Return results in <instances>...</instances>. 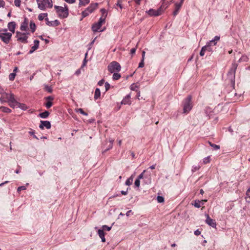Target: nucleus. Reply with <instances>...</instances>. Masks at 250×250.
<instances>
[{"mask_svg": "<svg viewBox=\"0 0 250 250\" xmlns=\"http://www.w3.org/2000/svg\"><path fill=\"white\" fill-rule=\"evenodd\" d=\"M182 5L181 4V3H176L175 4V9H174V11L173 12V15L174 16H175L176 15H177V14H178L180 9L181 8Z\"/></svg>", "mask_w": 250, "mask_h": 250, "instance_id": "f3484780", "label": "nucleus"}, {"mask_svg": "<svg viewBox=\"0 0 250 250\" xmlns=\"http://www.w3.org/2000/svg\"><path fill=\"white\" fill-rule=\"evenodd\" d=\"M121 77V75L118 73H114L113 75V79L114 80H117Z\"/></svg>", "mask_w": 250, "mask_h": 250, "instance_id": "2f4dec72", "label": "nucleus"}, {"mask_svg": "<svg viewBox=\"0 0 250 250\" xmlns=\"http://www.w3.org/2000/svg\"><path fill=\"white\" fill-rule=\"evenodd\" d=\"M201 201H195L194 204V206L197 208H199L201 206Z\"/></svg>", "mask_w": 250, "mask_h": 250, "instance_id": "c9c22d12", "label": "nucleus"}, {"mask_svg": "<svg viewBox=\"0 0 250 250\" xmlns=\"http://www.w3.org/2000/svg\"><path fill=\"white\" fill-rule=\"evenodd\" d=\"M54 8L60 18L64 19L68 17L69 14L68 8L65 4H64L63 7L55 5Z\"/></svg>", "mask_w": 250, "mask_h": 250, "instance_id": "f257e3e1", "label": "nucleus"}, {"mask_svg": "<svg viewBox=\"0 0 250 250\" xmlns=\"http://www.w3.org/2000/svg\"><path fill=\"white\" fill-rule=\"evenodd\" d=\"M45 20L47 21L46 24L49 26H53V25H58L60 23L58 20H55L54 21H48V19L46 18Z\"/></svg>", "mask_w": 250, "mask_h": 250, "instance_id": "412c9836", "label": "nucleus"}, {"mask_svg": "<svg viewBox=\"0 0 250 250\" xmlns=\"http://www.w3.org/2000/svg\"><path fill=\"white\" fill-rule=\"evenodd\" d=\"M135 51H136V48H132L130 50V53L131 54H133L135 53Z\"/></svg>", "mask_w": 250, "mask_h": 250, "instance_id": "e2e57ef3", "label": "nucleus"}, {"mask_svg": "<svg viewBox=\"0 0 250 250\" xmlns=\"http://www.w3.org/2000/svg\"><path fill=\"white\" fill-rule=\"evenodd\" d=\"M145 51H143L142 52V60H145Z\"/></svg>", "mask_w": 250, "mask_h": 250, "instance_id": "0e129e2a", "label": "nucleus"}, {"mask_svg": "<svg viewBox=\"0 0 250 250\" xmlns=\"http://www.w3.org/2000/svg\"><path fill=\"white\" fill-rule=\"evenodd\" d=\"M28 20L25 18L23 22H22L20 29L21 31H26L28 27Z\"/></svg>", "mask_w": 250, "mask_h": 250, "instance_id": "2eb2a0df", "label": "nucleus"}, {"mask_svg": "<svg viewBox=\"0 0 250 250\" xmlns=\"http://www.w3.org/2000/svg\"><path fill=\"white\" fill-rule=\"evenodd\" d=\"M15 26L16 24L15 22L14 21L10 22L8 24V28L9 31L12 32V33H14L15 32Z\"/></svg>", "mask_w": 250, "mask_h": 250, "instance_id": "aec40b11", "label": "nucleus"}, {"mask_svg": "<svg viewBox=\"0 0 250 250\" xmlns=\"http://www.w3.org/2000/svg\"><path fill=\"white\" fill-rule=\"evenodd\" d=\"M147 13L148 14L151 16H158L161 14V10L160 9H159L157 10H155L153 9H150L149 10Z\"/></svg>", "mask_w": 250, "mask_h": 250, "instance_id": "9b49d317", "label": "nucleus"}, {"mask_svg": "<svg viewBox=\"0 0 250 250\" xmlns=\"http://www.w3.org/2000/svg\"><path fill=\"white\" fill-rule=\"evenodd\" d=\"M0 109H1L2 111L6 113H10L11 111V110L10 109L4 106L0 107Z\"/></svg>", "mask_w": 250, "mask_h": 250, "instance_id": "c85d7f7f", "label": "nucleus"}, {"mask_svg": "<svg viewBox=\"0 0 250 250\" xmlns=\"http://www.w3.org/2000/svg\"><path fill=\"white\" fill-rule=\"evenodd\" d=\"M208 47H203L201 49V50L200 52V55L201 56H203L205 55V52L206 51V49Z\"/></svg>", "mask_w": 250, "mask_h": 250, "instance_id": "e433bc0d", "label": "nucleus"}, {"mask_svg": "<svg viewBox=\"0 0 250 250\" xmlns=\"http://www.w3.org/2000/svg\"><path fill=\"white\" fill-rule=\"evenodd\" d=\"M28 33H21L19 31H17L16 37L17 40L20 42L25 43L27 42Z\"/></svg>", "mask_w": 250, "mask_h": 250, "instance_id": "39448f33", "label": "nucleus"}, {"mask_svg": "<svg viewBox=\"0 0 250 250\" xmlns=\"http://www.w3.org/2000/svg\"><path fill=\"white\" fill-rule=\"evenodd\" d=\"M34 45L31 48V49L29 51V53L31 54L33 53L36 50H37L39 48V41L35 40L34 41Z\"/></svg>", "mask_w": 250, "mask_h": 250, "instance_id": "dca6fc26", "label": "nucleus"}, {"mask_svg": "<svg viewBox=\"0 0 250 250\" xmlns=\"http://www.w3.org/2000/svg\"><path fill=\"white\" fill-rule=\"evenodd\" d=\"M30 27L31 28L32 32L34 33L35 31L36 27L35 23L33 21H31L30 23Z\"/></svg>", "mask_w": 250, "mask_h": 250, "instance_id": "a878e982", "label": "nucleus"}, {"mask_svg": "<svg viewBox=\"0 0 250 250\" xmlns=\"http://www.w3.org/2000/svg\"><path fill=\"white\" fill-rule=\"evenodd\" d=\"M38 8L42 10H44L46 9L45 5V0H36Z\"/></svg>", "mask_w": 250, "mask_h": 250, "instance_id": "ddd939ff", "label": "nucleus"}, {"mask_svg": "<svg viewBox=\"0 0 250 250\" xmlns=\"http://www.w3.org/2000/svg\"><path fill=\"white\" fill-rule=\"evenodd\" d=\"M5 5V2L3 0H0V7H3Z\"/></svg>", "mask_w": 250, "mask_h": 250, "instance_id": "4d7b16f0", "label": "nucleus"}, {"mask_svg": "<svg viewBox=\"0 0 250 250\" xmlns=\"http://www.w3.org/2000/svg\"><path fill=\"white\" fill-rule=\"evenodd\" d=\"M200 234H201V231H199L198 229H197L196 230H195L194 231V234L195 235L198 236V235H199Z\"/></svg>", "mask_w": 250, "mask_h": 250, "instance_id": "bf43d9fd", "label": "nucleus"}, {"mask_svg": "<svg viewBox=\"0 0 250 250\" xmlns=\"http://www.w3.org/2000/svg\"><path fill=\"white\" fill-rule=\"evenodd\" d=\"M205 215L206 217V223L212 228H216V224L215 220L210 218L208 214H206Z\"/></svg>", "mask_w": 250, "mask_h": 250, "instance_id": "9d476101", "label": "nucleus"}, {"mask_svg": "<svg viewBox=\"0 0 250 250\" xmlns=\"http://www.w3.org/2000/svg\"><path fill=\"white\" fill-rule=\"evenodd\" d=\"M133 181V177L131 176L125 182L126 185L130 186L132 184Z\"/></svg>", "mask_w": 250, "mask_h": 250, "instance_id": "7c9ffc66", "label": "nucleus"}, {"mask_svg": "<svg viewBox=\"0 0 250 250\" xmlns=\"http://www.w3.org/2000/svg\"><path fill=\"white\" fill-rule=\"evenodd\" d=\"M146 171V170H144L143 171V172L139 175L137 179H139V180L141 179H142L143 178V176H144V173Z\"/></svg>", "mask_w": 250, "mask_h": 250, "instance_id": "5fc2aeb1", "label": "nucleus"}, {"mask_svg": "<svg viewBox=\"0 0 250 250\" xmlns=\"http://www.w3.org/2000/svg\"><path fill=\"white\" fill-rule=\"evenodd\" d=\"M79 6H84L89 2V0H79Z\"/></svg>", "mask_w": 250, "mask_h": 250, "instance_id": "393cba45", "label": "nucleus"}, {"mask_svg": "<svg viewBox=\"0 0 250 250\" xmlns=\"http://www.w3.org/2000/svg\"><path fill=\"white\" fill-rule=\"evenodd\" d=\"M66 2L68 3H70V4H72V3H74L76 1V0H64Z\"/></svg>", "mask_w": 250, "mask_h": 250, "instance_id": "13d9d810", "label": "nucleus"}, {"mask_svg": "<svg viewBox=\"0 0 250 250\" xmlns=\"http://www.w3.org/2000/svg\"><path fill=\"white\" fill-rule=\"evenodd\" d=\"M7 103L12 108L18 107L19 104V103L15 100L14 94L11 95V97Z\"/></svg>", "mask_w": 250, "mask_h": 250, "instance_id": "6e6552de", "label": "nucleus"}, {"mask_svg": "<svg viewBox=\"0 0 250 250\" xmlns=\"http://www.w3.org/2000/svg\"><path fill=\"white\" fill-rule=\"evenodd\" d=\"M45 89L46 91H48L49 93H51L52 92V88L51 87V86H49L48 85H45Z\"/></svg>", "mask_w": 250, "mask_h": 250, "instance_id": "a18cd8bd", "label": "nucleus"}, {"mask_svg": "<svg viewBox=\"0 0 250 250\" xmlns=\"http://www.w3.org/2000/svg\"><path fill=\"white\" fill-rule=\"evenodd\" d=\"M26 189V187H25V186H21V187H18V188L17 189V191L18 192H20L21 190H25Z\"/></svg>", "mask_w": 250, "mask_h": 250, "instance_id": "8fccbe9b", "label": "nucleus"}, {"mask_svg": "<svg viewBox=\"0 0 250 250\" xmlns=\"http://www.w3.org/2000/svg\"><path fill=\"white\" fill-rule=\"evenodd\" d=\"M11 95H13L12 93H7L4 92L0 95V101L1 103L8 102L9 101L10 97H11Z\"/></svg>", "mask_w": 250, "mask_h": 250, "instance_id": "1a4fd4ad", "label": "nucleus"}, {"mask_svg": "<svg viewBox=\"0 0 250 250\" xmlns=\"http://www.w3.org/2000/svg\"><path fill=\"white\" fill-rule=\"evenodd\" d=\"M144 60H141V62L139 64V66H138L139 67L142 68V67H144Z\"/></svg>", "mask_w": 250, "mask_h": 250, "instance_id": "864d4df0", "label": "nucleus"}, {"mask_svg": "<svg viewBox=\"0 0 250 250\" xmlns=\"http://www.w3.org/2000/svg\"><path fill=\"white\" fill-rule=\"evenodd\" d=\"M16 74L15 73L13 72L9 74V79L10 81H13L15 79V77L16 76Z\"/></svg>", "mask_w": 250, "mask_h": 250, "instance_id": "f704fd0d", "label": "nucleus"}, {"mask_svg": "<svg viewBox=\"0 0 250 250\" xmlns=\"http://www.w3.org/2000/svg\"><path fill=\"white\" fill-rule=\"evenodd\" d=\"M39 127L42 129H43L44 127L47 129H49L51 127V124L48 121H41Z\"/></svg>", "mask_w": 250, "mask_h": 250, "instance_id": "f8f14e48", "label": "nucleus"}, {"mask_svg": "<svg viewBox=\"0 0 250 250\" xmlns=\"http://www.w3.org/2000/svg\"><path fill=\"white\" fill-rule=\"evenodd\" d=\"M47 16V13H41L38 16V19L40 21H42L45 17Z\"/></svg>", "mask_w": 250, "mask_h": 250, "instance_id": "c756f323", "label": "nucleus"}, {"mask_svg": "<svg viewBox=\"0 0 250 250\" xmlns=\"http://www.w3.org/2000/svg\"><path fill=\"white\" fill-rule=\"evenodd\" d=\"M76 111L77 112H80V113H81L83 115H85V116H87V114L85 112L83 109L82 108H78V109H76Z\"/></svg>", "mask_w": 250, "mask_h": 250, "instance_id": "72a5a7b5", "label": "nucleus"}, {"mask_svg": "<svg viewBox=\"0 0 250 250\" xmlns=\"http://www.w3.org/2000/svg\"><path fill=\"white\" fill-rule=\"evenodd\" d=\"M137 92V96H136L137 98L139 99V97H140V91H138Z\"/></svg>", "mask_w": 250, "mask_h": 250, "instance_id": "69168bd1", "label": "nucleus"}, {"mask_svg": "<svg viewBox=\"0 0 250 250\" xmlns=\"http://www.w3.org/2000/svg\"><path fill=\"white\" fill-rule=\"evenodd\" d=\"M210 161V157L209 156L205 158L203 160V162L204 164H207L209 163Z\"/></svg>", "mask_w": 250, "mask_h": 250, "instance_id": "de8ad7c7", "label": "nucleus"}, {"mask_svg": "<svg viewBox=\"0 0 250 250\" xmlns=\"http://www.w3.org/2000/svg\"><path fill=\"white\" fill-rule=\"evenodd\" d=\"M104 83V80H102L101 81H100L99 82H98V84L100 85V86H102Z\"/></svg>", "mask_w": 250, "mask_h": 250, "instance_id": "680f3d73", "label": "nucleus"}, {"mask_svg": "<svg viewBox=\"0 0 250 250\" xmlns=\"http://www.w3.org/2000/svg\"><path fill=\"white\" fill-rule=\"evenodd\" d=\"M192 108L191 96H188L184 101L183 112L184 113H188L191 110Z\"/></svg>", "mask_w": 250, "mask_h": 250, "instance_id": "7ed1b4c3", "label": "nucleus"}, {"mask_svg": "<svg viewBox=\"0 0 250 250\" xmlns=\"http://www.w3.org/2000/svg\"><path fill=\"white\" fill-rule=\"evenodd\" d=\"M101 11L102 14V17H105V19L106 17V16H107V14L106 11L104 9H102L101 10Z\"/></svg>", "mask_w": 250, "mask_h": 250, "instance_id": "58836bf2", "label": "nucleus"}, {"mask_svg": "<svg viewBox=\"0 0 250 250\" xmlns=\"http://www.w3.org/2000/svg\"><path fill=\"white\" fill-rule=\"evenodd\" d=\"M157 200L158 203H163L164 202V198L163 197L161 196H158Z\"/></svg>", "mask_w": 250, "mask_h": 250, "instance_id": "4c0bfd02", "label": "nucleus"}, {"mask_svg": "<svg viewBox=\"0 0 250 250\" xmlns=\"http://www.w3.org/2000/svg\"><path fill=\"white\" fill-rule=\"evenodd\" d=\"M105 22V17H101L98 22L94 23L92 26L93 32H97L100 29L102 24Z\"/></svg>", "mask_w": 250, "mask_h": 250, "instance_id": "0eeeda50", "label": "nucleus"}, {"mask_svg": "<svg viewBox=\"0 0 250 250\" xmlns=\"http://www.w3.org/2000/svg\"><path fill=\"white\" fill-rule=\"evenodd\" d=\"M98 233L99 236V237L101 238L102 241L103 242H105V238L104 237L105 233L104 232V231H103V229H99L98 230Z\"/></svg>", "mask_w": 250, "mask_h": 250, "instance_id": "6ab92c4d", "label": "nucleus"}, {"mask_svg": "<svg viewBox=\"0 0 250 250\" xmlns=\"http://www.w3.org/2000/svg\"><path fill=\"white\" fill-rule=\"evenodd\" d=\"M211 146L213 147L216 149H218L220 148L219 146L215 144L211 145Z\"/></svg>", "mask_w": 250, "mask_h": 250, "instance_id": "052dcab7", "label": "nucleus"}, {"mask_svg": "<svg viewBox=\"0 0 250 250\" xmlns=\"http://www.w3.org/2000/svg\"><path fill=\"white\" fill-rule=\"evenodd\" d=\"M111 229V227H108L106 225H104L102 226V229H103V231H104V230H106L107 231H109Z\"/></svg>", "mask_w": 250, "mask_h": 250, "instance_id": "a19ab883", "label": "nucleus"}, {"mask_svg": "<svg viewBox=\"0 0 250 250\" xmlns=\"http://www.w3.org/2000/svg\"><path fill=\"white\" fill-rule=\"evenodd\" d=\"M140 180H139V179H136L135 183H134L135 186L137 187H139L140 186Z\"/></svg>", "mask_w": 250, "mask_h": 250, "instance_id": "09e8293b", "label": "nucleus"}, {"mask_svg": "<svg viewBox=\"0 0 250 250\" xmlns=\"http://www.w3.org/2000/svg\"><path fill=\"white\" fill-rule=\"evenodd\" d=\"M97 6L98 4L97 3H91L89 7H88L84 11L82 12V19L89 15L90 13H92L97 8Z\"/></svg>", "mask_w": 250, "mask_h": 250, "instance_id": "423d86ee", "label": "nucleus"}, {"mask_svg": "<svg viewBox=\"0 0 250 250\" xmlns=\"http://www.w3.org/2000/svg\"><path fill=\"white\" fill-rule=\"evenodd\" d=\"M12 36V34L7 32V29L0 30V39L6 44H8Z\"/></svg>", "mask_w": 250, "mask_h": 250, "instance_id": "f03ea898", "label": "nucleus"}, {"mask_svg": "<svg viewBox=\"0 0 250 250\" xmlns=\"http://www.w3.org/2000/svg\"><path fill=\"white\" fill-rule=\"evenodd\" d=\"M121 67L120 64L115 61H113L109 63L108 66V70L113 73L115 72H119L121 70Z\"/></svg>", "mask_w": 250, "mask_h": 250, "instance_id": "20e7f679", "label": "nucleus"}, {"mask_svg": "<svg viewBox=\"0 0 250 250\" xmlns=\"http://www.w3.org/2000/svg\"><path fill=\"white\" fill-rule=\"evenodd\" d=\"M21 0H15L14 4L16 6L20 7L21 5Z\"/></svg>", "mask_w": 250, "mask_h": 250, "instance_id": "c03bdc74", "label": "nucleus"}, {"mask_svg": "<svg viewBox=\"0 0 250 250\" xmlns=\"http://www.w3.org/2000/svg\"><path fill=\"white\" fill-rule=\"evenodd\" d=\"M53 99H54V98L52 96H48L45 98V100L47 101H52L53 100Z\"/></svg>", "mask_w": 250, "mask_h": 250, "instance_id": "6e6d98bb", "label": "nucleus"}, {"mask_svg": "<svg viewBox=\"0 0 250 250\" xmlns=\"http://www.w3.org/2000/svg\"><path fill=\"white\" fill-rule=\"evenodd\" d=\"M49 115V113L47 111H45L42 113H41L39 114V116L42 118H46Z\"/></svg>", "mask_w": 250, "mask_h": 250, "instance_id": "b1692460", "label": "nucleus"}, {"mask_svg": "<svg viewBox=\"0 0 250 250\" xmlns=\"http://www.w3.org/2000/svg\"><path fill=\"white\" fill-rule=\"evenodd\" d=\"M101 95V92L99 88H96L94 93V99L95 100L98 99Z\"/></svg>", "mask_w": 250, "mask_h": 250, "instance_id": "4be33fe9", "label": "nucleus"}, {"mask_svg": "<svg viewBox=\"0 0 250 250\" xmlns=\"http://www.w3.org/2000/svg\"><path fill=\"white\" fill-rule=\"evenodd\" d=\"M237 64L236 63H232V67L230 68L229 71V74L234 75V74L235 73L236 70L237 69Z\"/></svg>", "mask_w": 250, "mask_h": 250, "instance_id": "a211bd4d", "label": "nucleus"}, {"mask_svg": "<svg viewBox=\"0 0 250 250\" xmlns=\"http://www.w3.org/2000/svg\"><path fill=\"white\" fill-rule=\"evenodd\" d=\"M45 105L47 108H49L52 105V103L51 101H47L45 104Z\"/></svg>", "mask_w": 250, "mask_h": 250, "instance_id": "37998d69", "label": "nucleus"}, {"mask_svg": "<svg viewBox=\"0 0 250 250\" xmlns=\"http://www.w3.org/2000/svg\"><path fill=\"white\" fill-rule=\"evenodd\" d=\"M220 39L219 36H215L214 38V39L210 41L208 43H209V45H211L212 43H213L214 45H215L216 44V42L219 41Z\"/></svg>", "mask_w": 250, "mask_h": 250, "instance_id": "5701e85b", "label": "nucleus"}, {"mask_svg": "<svg viewBox=\"0 0 250 250\" xmlns=\"http://www.w3.org/2000/svg\"><path fill=\"white\" fill-rule=\"evenodd\" d=\"M46 4L47 7L49 8H52L53 6L52 0H45V5Z\"/></svg>", "mask_w": 250, "mask_h": 250, "instance_id": "cd10ccee", "label": "nucleus"}, {"mask_svg": "<svg viewBox=\"0 0 250 250\" xmlns=\"http://www.w3.org/2000/svg\"><path fill=\"white\" fill-rule=\"evenodd\" d=\"M127 191H124V190L121 191V193L123 195H126V194H127Z\"/></svg>", "mask_w": 250, "mask_h": 250, "instance_id": "338daca9", "label": "nucleus"}, {"mask_svg": "<svg viewBox=\"0 0 250 250\" xmlns=\"http://www.w3.org/2000/svg\"><path fill=\"white\" fill-rule=\"evenodd\" d=\"M81 73V71L80 70H77L76 72H75V74L77 75H78L79 74H80Z\"/></svg>", "mask_w": 250, "mask_h": 250, "instance_id": "774afa93", "label": "nucleus"}, {"mask_svg": "<svg viewBox=\"0 0 250 250\" xmlns=\"http://www.w3.org/2000/svg\"><path fill=\"white\" fill-rule=\"evenodd\" d=\"M248 198L249 199L248 202H250V188L248 189L246 192V199Z\"/></svg>", "mask_w": 250, "mask_h": 250, "instance_id": "79ce46f5", "label": "nucleus"}, {"mask_svg": "<svg viewBox=\"0 0 250 250\" xmlns=\"http://www.w3.org/2000/svg\"><path fill=\"white\" fill-rule=\"evenodd\" d=\"M130 94H128L122 101L121 104H129V105L131 104V101L130 100Z\"/></svg>", "mask_w": 250, "mask_h": 250, "instance_id": "4468645a", "label": "nucleus"}, {"mask_svg": "<svg viewBox=\"0 0 250 250\" xmlns=\"http://www.w3.org/2000/svg\"><path fill=\"white\" fill-rule=\"evenodd\" d=\"M248 60V58L246 56H243L239 60V62H247Z\"/></svg>", "mask_w": 250, "mask_h": 250, "instance_id": "ea45409f", "label": "nucleus"}, {"mask_svg": "<svg viewBox=\"0 0 250 250\" xmlns=\"http://www.w3.org/2000/svg\"><path fill=\"white\" fill-rule=\"evenodd\" d=\"M130 88L131 90L135 91L136 92L138 91V86L135 83L132 84L130 86Z\"/></svg>", "mask_w": 250, "mask_h": 250, "instance_id": "bb28decb", "label": "nucleus"}, {"mask_svg": "<svg viewBox=\"0 0 250 250\" xmlns=\"http://www.w3.org/2000/svg\"><path fill=\"white\" fill-rule=\"evenodd\" d=\"M113 143V140L110 141L109 145L108 146V148L106 149L105 150V151H107L108 150L110 149V148H111L112 147Z\"/></svg>", "mask_w": 250, "mask_h": 250, "instance_id": "49530a36", "label": "nucleus"}, {"mask_svg": "<svg viewBox=\"0 0 250 250\" xmlns=\"http://www.w3.org/2000/svg\"><path fill=\"white\" fill-rule=\"evenodd\" d=\"M211 45H209V43H207V45L204 46V47H208L207 48V49H206V51H208V52H210V51H211V50H212L211 48H210V46H211Z\"/></svg>", "mask_w": 250, "mask_h": 250, "instance_id": "3c124183", "label": "nucleus"}, {"mask_svg": "<svg viewBox=\"0 0 250 250\" xmlns=\"http://www.w3.org/2000/svg\"><path fill=\"white\" fill-rule=\"evenodd\" d=\"M110 84L109 83H108L107 82H106L105 83V91H107L110 88Z\"/></svg>", "mask_w": 250, "mask_h": 250, "instance_id": "603ef678", "label": "nucleus"}, {"mask_svg": "<svg viewBox=\"0 0 250 250\" xmlns=\"http://www.w3.org/2000/svg\"><path fill=\"white\" fill-rule=\"evenodd\" d=\"M18 107L21 108L22 110H26L27 109V106L26 105L24 104H21L19 103V105L18 106Z\"/></svg>", "mask_w": 250, "mask_h": 250, "instance_id": "473e14b6", "label": "nucleus"}]
</instances>
